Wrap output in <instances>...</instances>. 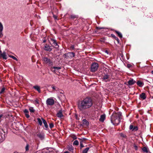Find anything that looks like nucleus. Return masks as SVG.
Here are the masks:
<instances>
[{"mask_svg": "<svg viewBox=\"0 0 153 153\" xmlns=\"http://www.w3.org/2000/svg\"><path fill=\"white\" fill-rule=\"evenodd\" d=\"M127 66L128 68H130L131 67L132 65L131 64H128L127 65Z\"/></svg>", "mask_w": 153, "mask_h": 153, "instance_id": "44", "label": "nucleus"}, {"mask_svg": "<svg viewBox=\"0 0 153 153\" xmlns=\"http://www.w3.org/2000/svg\"><path fill=\"white\" fill-rule=\"evenodd\" d=\"M105 52L106 53H107V54H108V50H105Z\"/></svg>", "mask_w": 153, "mask_h": 153, "instance_id": "52", "label": "nucleus"}, {"mask_svg": "<svg viewBox=\"0 0 153 153\" xmlns=\"http://www.w3.org/2000/svg\"><path fill=\"white\" fill-rule=\"evenodd\" d=\"M6 136L7 135L5 134V132H4L3 133L0 131V142H2L4 141Z\"/></svg>", "mask_w": 153, "mask_h": 153, "instance_id": "11", "label": "nucleus"}, {"mask_svg": "<svg viewBox=\"0 0 153 153\" xmlns=\"http://www.w3.org/2000/svg\"><path fill=\"white\" fill-rule=\"evenodd\" d=\"M43 61L44 64H47L48 66L51 67L53 65V61L49 58L46 57H44L43 58Z\"/></svg>", "mask_w": 153, "mask_h": 153, "instance_id": "3", "label": "nucleus"}, {"mask_svg": "<svg viewBox=\"0 0 153 153\" xmlns=\"http://www.w3.org/2000/svg\"><path fill=\"white\" fill-rule=\"evenodd\" d=\"M10 57L12 58L13 59H14V60H16V61H17L18 60V59L16 57H15V56H10Z\"/></svg>", "mask_w": 153, "mask_h": 153, "instance_id": "41", "label": "nucleus"}, {"mask_svg": "<svg viewBox=\"0 0 153 153\" xmlns=\"http://www.w3.org/2000/svg\"><path fill=\"white\" fill-rule=\"evenodd\" d=\"M70 48L72 50H74V45H72L71 46Z\"/></svg>", "mask_w": 153, "mask_h": 153, "instance_id": "47", "label": "nucleus"}, {"mask_svg": "<svg viewBox=\"0 0 153 153\" xmlns=\"http://www.w3.org/2000/svg\"><path fill=\"white\" fill-rule=\"evenodd\" d=\"M66 58H70L74 57L75 56V53L73 52H70L64 54Z\"/></svg>", "mask_w": 153, "mask_h": 153, "instance_id": "12", "label": "nucleus"}, {"mask_svg": "<svg viewBox=\"0 0 153 153\" xmlns=\"http://www.w3.org/2000/svg\"><path fill=\"white\" fill-rule=\"evenodd\" d=\"M52 88L53 90L56 91L58 90L59 89L58 88H57V87H56L55 86H52Z\"/></svg>", "mask_w": 153, "mask_h": 153, "instance_id": "36", "label": "nucleus"}, {"mask_svg": "<svg viewBox=\"0 0 153 153\" xmlns=\"http://www.w3.org/2000/svg\"><path fill=\"white\" fill-rule=\"evenodd\" d=\"M14 153H15V152Z\"/></svg>", "mask_w": 153, "mask_h": 153, "instance_id": "60", "label": "nucleus"}, {"mask_svg": "<svg viewBox=\"0 0 153 153\" xmlns=\"http://www.w3.org/2000/svg\"><path fill=\"white\" fill-rule=\"evenodd\" d=\"M1 58V56L0 55V59Z\"/></svg>", "mask_w": 153, "mask_h": 153, "instance_id": "58", "label": "nucleus"}, {"mask_svg": "<svg viewBox=\"0 0 153 153\" xmlns=\"http://www.w3.org/2000/svg\"><path fill=\"white\" fill-rule=\"evenodd\" d=\"M36 136L41 140H43L45 138L44 134L42 132H37Z\"/></svg>", "mask_w": 153, "mask_h": 153, "instance_id": "10", "label": "nucleus"}, {"mask_svg": "<svg viewBox=\"0 0 153 153\" xmlns=\"http://www.w3.org/2000/svg\"><path fill=\"white\" fill-rule=\"evenodd\" d=\"M25 116L27 118H28L30 117V116L28 113L25 114Z\"/></svg>", "mask_w": 153, "mask_h": 153, "instance_id": "46", "label": "nucleus"}, {"mask_svg": "<svg viewBox=\"0 0 153 153\" xmlns=\"http://www.w3.org/2000/svg\"><path fill=\"white\" fill-rule=\"evenodd\" d=\"M105 114L101 115L100 118V121L101 122H103L105 120Z\"/></svg>", "mask_w": 153, "mask_h": 153, "instance_id": "21", "label": "nucleus"}, {"mask_svg": "<svg viewBox=\"0 0 153 153\" xmlns=\"http://www.w3.org/2000/svg\"><path fill=\"white\" fill-rule=\"evenodd\" d=\"M56 116L60 118H62L64 117V116L62 114V111H59V112L57 113Z\"/></svg>", "mask_w": 153, "mask_h": 153, "instance_id": "15", "label": "nucleus"}, {"mask_svg": "<svg viewBox=\"0 0 153 153\" xmlns=\"http://www.w3.org/2000/svg\"><path fill=\"white\" fill-rule=\"evenodd\" d=\"M42 119L43 121V122L44 124L45 127L46 128H48V126L46 121L42 118Z\"/></svg>", "mask_w": 153, "mask_h": 153, "instance_id": "22", "label": "nucleus"}, {"mask_svg": "<svg viewBox=\"0 0 153 153\" xmlns=\"http://www.w3.org/2000/svg\"><path fill=\"white\" fill-rule=\"evenodd\" d=\"M46 39H45V37L44 39L43 40V43H45L46 42Z\"/></svg>", "mask_w": 153, "mask_h": 153, "instance_id": "50", "label": "nucleus"}, {"mask_svg": "<svg viewBox=\"0 0 153 153\" xmlns=\"http://www.w3.org/2000/svg\"><path fill=\"white\" fill-rule=\"evenodd\" d=\"M121 115V114L120 112H114L111 118V123L114 125H118L120 122V118Z\"/></svg>", "mask_w": 153, "mask_h": 153, "instance_id": "2", "label": "nucleus"}, {"mask_svg": "<svg viewBox=\"0 0 153 153\" xmlns=\"http://www.w3.org/2000/svg\"><path fill=\"white\" fill-rule=\"evenodd\" d=\"M49 126L51 128H52L54 127V125L53 123H51L49 124Z\"/></svg>", "mask_w": 153, "mask_h": 153, "instance_id": "38", "label": "nucleus"}, {"mask_svg": "<svg viewBox=\"0 0 153 153\" xmlns=\"http://www.w3.org/2000/svg\"><path fill=\"white\" fill-rule=\"evenodd\" d=\"M24 112L25 113V114H27V113H29V111H28L27 109H25L24 111Z\"/></svg>", "mask_w": 153, "mask_h": 153, "instance_id": "42", "label": "nucleus"}, {"mask_svg": "<svg viewBox=\"0 0 153 153\" xmlns=\"http://www.w3.org/2000/svg\"><path fill=\"white\" fill-rule=\"evenodd\" d=\"M3 29V26L2 24L0 22V31L2 32Z\"/></svg>", "mask_w": 153, "mask_h": 153, "instance_id": "33", "label": "nucleus"}, {"mask_svg": "<svg viewBox=\"0 0 153 153\" xmlns=\"http://www.w3.org/2000/svg\"><path fill=\"white\" fill-rule=\"evenodd\" d=\"M115 32L116 33L117 35L120 38H122L123 37L122 35L121 34V33L119 32L118 31H117V30H115Z\"/></svg>", "mask_w": 153, "mask_h": 153, "instance_id": "25", "label": "nucleus"}, {"mask_svg": "<svg viewBox=\"0 0 153 153\" xmlns=\"http://www.w3.org/2000/svg\"><path fill=\"white\" fill-rule=\"evenodd\" d=\"M37 120H38V122L39 123V124L41 126H42V123L41 119L39 118H38L37 119Z\"/></svg>", "mask_w": 153, "mask_h": 153, "instance_id": "28", "label": "nucleus"}, {"mask_svg": "<svg viewBox=\"0 0 153 153\" xmlns=\"http://www.w3.org/2000/svg\"><path fill=\"white\" fill-rule=\"evenodd\" d=\"M93 104V101L90 97H87L81 100L78 105V108L82 111L91 107Z\"/></svg>", "mask_w": 153, "mask_h": 153, "instance_id": "1", "label": "nucleus"}, {"mask_svg": "<svg viewBox=\"0 0 153 153\" xmlns=\"http://www.w3.org/2000/svg\"><path fill=\"white\" fill-rule=\"evenodd\" d=\"M140 97L142 100H144L146 99V96L145 93H142L140 95Z\"/></svg>", "mask_w": 153, "mask_h": 153, "instance_id": "19", "label": "nucleus"}, {"mask_svg": "<svg viewBox=\"0 0 153 153\" xmlns=\"http://www.w3.org/2000/svg\"><path fill=\"white\" fill-rule=\"evenodd\" d=\"M68 149L69 151L72 152L74 149V148L72 146H68Z\"/></svg>", "mask_w": 153, "mask_h": 153, "instance_id": "27", "label": "nucleus"}, {"mask_svg": "<svg viewBox=\"0 0 153 153\" xmlns=\"http://www.w3.org/2000/svg\"><path fill=\"white\" fill-rule=\"evenodd\" d=\"M76 119H77V115H76Z\"/></svg>", "mask_w": 153, "mask_h": 153, "instance_id": "56", "label": "nucleus"}, {"mask_svg": "<svg viewBox=\"0 0 153 153\" xmlns=\"http://www.w3.org/2000/svg\"><path fill=\"white\" fill-rule=\"evenodd\" d=\"M50 69L53 72L56 74V71H59L61 69V68L60 67L51 66L50 67Z\"/></svg>", "mask_w": 153, "mask_h": 153, "instance_id": "9", "label": "nucleus"}, {"mask_svg": "<svg viewBox=\"0 0 153 153\" xmlns=\"http://www.w3.org/2000/svg\"><path fill=\"white\" fill-rule=\"evenodd\" d=\"M71 137L74 140H76L77 138L76 137L75 135H72L71 136Z\"/></svg>", "mask_w": 153, "mask_h": 153, "instance_id": "39", "label": "nucleus"}, {"mask_svg": "<svg viewBox=\"0 0 153 153\" xmlns=\"http://www.w3.org/2000/svg\"><path fill=\"white\" fill-rule=\"evenodd\" d=\"M29 111L31 113H33L35 111V110L33 107H30L29 108Z\"/></svg>", "mask_w": 153, "mask_h": 153, "instance_id": "30", "label": "nucleus"}, {"mask_svg": "<svg viewBox=\"0 0 153 153\" xmlns=\"http://www.w3.org/2000/svg\"><path fill=\"white\" fill-rule=\"evenodd\" d=\"M96 28L97 29L100 30V29H103V28L101 27H96Z\"/></svg>", "mask_w": 153, "mask_h": 153, "instance_id": "48", "label": "nucleus"}, {"mask_svg": "<svg viewBox=\"0 0 153 153\" xmlns=\"http://www.w3.org/2000/svg\"><path fill=\"white\" fill-rule=\"evenodd\" d=\"M111 37L114 38L117 41L118 43H119L120 40L116 36H115L113 34H111Z\"/></svg>", "mask_w": 153, "mask_h": 153, "instance_id": "23", "label": "nucleus"}, {"mask_svg": "<svg viewBox=\"0 0 153 153\" xmlns=\"http://www.w3.org/2000/svg\"><path fill=\"white\" fill-rule=\"evenodd\" d=\"M142 150L144 152H146V153H149V149L146 146L143 147V148H142Z\"/></svg>", "mask_w": 153, "mask_h": 153, "instance_id": "20", "label": "nucleus"}, {"mask_svg": "<svg viewBox=\"0 0 153 153\" xmlns=\"http://www.w3.org/2000/svg\"><path fill=\"white\" fill-rule=\"evenodd\" d=\"M53 16L55 19H57V17L56 16L53 15Z\"/></svg>", "mask_w": 153, "mask_h": 153, "instance_id": "49", "label": "nucleus"}, {"mask_svg": "<svg viewBox=\"0 0 153 153\" xmlns=\"http://www.w3.org/2000/svg\"><path fill=\"white\" fill-rule=\"evenodd\" d=\"M134 148L135 150H138V147L136 145H134Z\"/></svg>", "mask_w": 153, "mask_h": 153, "instance_id": "43", "label": "nucleus"}, {"mask_svg": "<svg viewBox=\"0 0 153 153\" xmlns=\"http://www.w3.org/2000/svg\"><path fill=\"white\" fill-rule=\"evenodd\" d=\"M53 48L52 46L47 44H45L43 47V49L45 51L48 52H51Z\"/></svg>", "mask_w": 153, "mask_h": 153, "instance_id": "6", "label": "nucleus"}, {"mask_svg": "<svg viewBox=\"0 0 153 153\" xmlns=\"http://www.w3.org/2000/svg\"><path fill=\"white\" fill-rule=\"evenodd\" d=\"M2 53V51L1 50H0V55H1Z\"/></svg>", "mask_w": 153, "mask_h": 153, "instance_id": "55", "label": "nucleus"}, {"mask_svg": "<svg viewBox=\"0 0 153 153\" xmlns=\"http://www.w3.org/2000/svg\"><path fill=\"white\" fill-rule=\"evenodd\" d=\"M129 129L130 130H132V131H137L138 130V127L137 126H134V125L131 124L129 126Z\"/></svg>", "mask_w": 153, "mask_h": 153, "instance_id": "13", "label": "nucleus"}, {"mask_svg": "<svg viewBox=\"0 0 153 153\" xmlns=\"http://www.w3.org/2000/svg\"><path fill=\"white\" fill-rule=\"evenodd\" d=\"M100 41L101 42V43H104L105 42V39L104 38H101L100 39Z\"/></svg>", "mask_w": 153, "mask_h": 153, "instance_id": "40", "label": "nucleus"}, {"mask_svg": "<svg viewBox=\"0 0 153 153\" xmlns=\"http://www.w3.org/2000/svg\"><path fill=\"white\" fill-rule=\"evenodd\" d=\"M33 88L38 91L39 93H41L40 87L38 85H35L33 86Z\"/></svg>", "mask_w": 153, "mask_h": 153, "instance_id": "16", "label": "nucleus"}, {"mask_svg": "<svg viewBox=\"0 0 153 153\" xmlns=\"http://www.w3.org/2000/svg\"><path fill=\"white\" fill-rule=\"evenodd\" d=\"M79 139L81 141H80V146L81 147V149L83 147H84V146H83V142L84 141H85V140H86V139L85 138H83L82 139Z\"/></svg>", "mask_w": 153, "mask_h": 153, "instance_id": "17", "label": "nucleus"}, {"mask_svg": "<svg viewBox=\"0 0 153 153\" xmlns=\"http://www.w3.org/2000/svg\"><path fill=\"white\" fill-rule=\"evenodd\" d=\"M82 122L83 123V124L86 126H87L89 125V122L86 119L83 120Z\"/></svg>", "mask_w": 153, "mask_h": 153, "instance_id": "24", "label": "nucleus"}, {"mask_svg": "<svg viewBox=\"0 0 153 153\" xmlns=\"http://www.w3.org/2000/svg\"><path fill=\"white\" fill-rule=\"evenodd\" d=\"M1 57H2L4 59H7V56L6 55V53L4 51L0 55Z\"/></svg>", "mask_w": 153, "mask_h": 153, "instance_id": "18", "label": "nucleus"}, {"mask_svg": "<svg viewBox=\"0 0 153 153\" xmlns=\"http://www.w3.org/2000/svg\"><path fill=\"white\" fill-rule=\"evenodd\" d=\"M3 115L2 114H1L0 115V120H1V118L3 117Z\"/></svg>", "mask_w": 153, "mask_h": 153, "instance_id": "53", "label": "nucleus"}, {"mask_svg": "<svg viewBox=\"0 0 153 153\" xmlns=\"http://www.w3.org/2000/svg\"><path fill=\"white\" fill-rule=\"evenodd\" d=\"M46 103L47 105L52 106L54 104V101L52 98H49L46 100Z\"/></svg>", "mask_w": 153, "mask_h": 153, "instance_id": "8", "label": "nucleus"}, {"mask_svg": "<svg viewBox=\"0 0 153 153\" xmlns=\"http://www.w3.org/2000/svg\"><path fill=\"white\" fill-rule=\"evenodd\" d=\"M151 73L153 74V71H151Z\"/></svg>", "mask_w": 153, "mask_h": 153, "instance_id": "57", "label": "nucleus"}, {"mask_svg": "<svg viewBox=\"0 0 153 153\" xmlns=\"http://www.w3.org/2000/svg\"><path fill=\"white\" fill-rule=\"evenodd\" d=\"M64 153H70L68 152V151H65V152Z\"/></svg>", "mask_w": 153, "mask_h": 153, "instance_id": "54", "label": "nucleus"}, {"mask_svg": "<svg viewBox=\"0 0 153 153\" xmlns=\"http://www.w3.org/2000/svg\"><path fill=\"white\" fill-rule=\"evenodd\" d=\"M109 75L108 74H104V75H102V80L103 81H104L105 82H109L110 81V79H109Z\"/></svg>", "mask_w": 153, "mask_h": 153, "instance_id": "7", "label": "nucleus"}, {"mask_svg": "<svg viewBox=\"0 0 153 153\" xmlns=\"http://www.w3.org/2000/svg\"><path fill=\"white\" fill-rule=\"evenodd\" d=\"M89 149V147H87L84 149L82 151V153H87V152Z\"/></svg>", "mask_w": 153, "mask_h": 153, "instance_id": "29", "label": "nucleus"}, {"mask_svg": "<svg viewBox=\"0 0 153 153\" xmlns=\"http://www.w3.org/2000/svg\"><path fill=\"white\" fill-rule=\"evenodd\" d=\"M120 136L123 138H126L127 136L126 135L124 134L123 133H121L120 134Z\"/></svg>", "mask_w": 153, "mask_h": 153, "instance_id": "37", "label": "nucleus"}, {"mask_svg": "<svg viewBox=\"0 0 153 153\" xmlns=\"http://www.w3.org/2000/svg\"><path fill=\"white\" fill-rule=\"evenodd\" d=\"M99 65L97 63H93L91 65L90 71L92 72H95L96 71L98 68Z\"/></svg>", "mask_w": 153, "mask_h": 153, "instance_id": "5", "label": "nucleus"}, {"mask_svg": "<svg viewBox=\"0 0 153 153\" xmlns=\"http://www.w3.org/2000/svg\"><path fill=\"white\" fill-rule=\"evenodd\" d=\"M127 83L126 84V85L127 86L132 85H134L136 83V81L134 80L133 79H131L129 80Z\"/></svg>", "mask_w": 153, "mask_h": 153, "instance_id": "14", "label": "nucleus"}, {"mask_svg": "<svg viewBox=\"0 0 153 153\" xmlns=\"http://www.w3.org/2000/svg\"><path fill=\"white\" fill-rule=\"evenodd\" d=\"M73 145L78 146L79 145V142L77 140H75L74 141L73 143Z\"/></svg>", "mask_w": 153, "mask_h": 153, "instance_id": "32", "label": "nucleus"}, {"mask_svg": "<svg viewBox=\"0 0 153 153\" xmlns=\"http://www.w3.org/2000/svg\"><path fill=\"white\" fill-rule=\"evenodd\" d=\"M3 36V34L2 33V32L0 31V37L1 38Z\"/></svg>", "mask_w": 153, "mask_h": 153, "instance_id": "51", "label": "nucleus"}, {"mask_svg": "<svg viewBox=\"0 0 153 153\" xmlns=\"http://www.w3.org/2000/svg\"><path fill=\"white\" fill-rule=\"evenodd\" d=\"M70 18L72 19H74L75 18H77V16L76 15H71L70 16Z\"/></svg>", "mask_w": 153, "mask_h": 153, "instance_id": "34", "label": "nucleus"}, {"mask_svg": "<svg viewBox=\"0 0 153 153\" xmlns=\"http://www.w3.org/2000/svg\"><path fill=\"white\" fill-rule=\"evenodd\" d=\"M149 153H151V152H150Z\"/></svg>", "mask_w": 153, "mask_h": 153, "instance_id": "59", "label": "nucleus"}, {"mask_svg": "<svg viewBox=\"0 0 153 153\" xmlns=\"http://www.w3.org/2000/svg\"><path fill=\"white\" fill-rule=\"evenodd\" d=\"M29 147V145L28 144H27L25 147V150H26V151H28Z\"/></svg>", "mask_w": 153, "mask_h": 153, "instance_id": "35", "label": "nucleus"}, {"mask_svg": "<svg viewBox=\"0 0 153 153\" xmlns=\"http://www.w3.org/2000/svg\"><path fill=\"white\" fill-rule=\"evenodd\" d=\"M137 84L139 87H142L144 84L143 83L140 81H138L137 82Z\"/></svg>", "mask_w": 153, "mask_h": 153, "instance_id": "26", "label": "nucleus"}, {"mask_svg": "<svg viewBox=\"0 0 153 153\" xmlns=\"http://www.w3.org/2000/svg\"><path fill=\"white\" fill-rule=\"evenodd\" d=\"M50 44L51 45V46L53 48H55L56 49H58L59 47V45H58L55 39L53 38H51L50 40Z\"/></svg>", "mask_w": 153, "mask_h": 153, "instance_id": "4", "label": "nucleus"}, {"mask_svg": "<svg viewBox=\"0 0 153 153\" xmlns=\"http://www.w3.org/2000/svg\"><path fill=\"white\" fill-rule=\"evenodd\" d=\"M35 103H36L37 104H39V100H38L37 99H36V100H35Z\"/></svg>", "mask_w": 153, "mask_h": 153, "instance_id": "45", "label": "nucleus"}, {"mask_svg": "<svg viewBox=\"0 0 153 153\" xmlns=\"http://www.w3.org/2000/svg\"><path fill=\"white\" fill-rule=\"evenodd\" d=\"M5 89V88L4 87L0 91V94L3 93L4 92Z\"/></svg>", "mask_w": 153, "mask_h": 153, "instance_id": "31", "label": "nucleus"}]
</instances>
